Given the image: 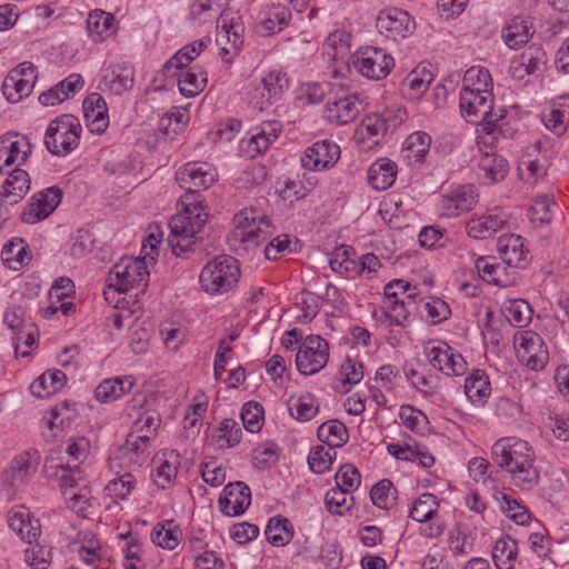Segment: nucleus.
<instances>
[{
  "mask_svg": "<svg viewBox=\"0 0 569 569\" xmlns=\"http://www.w3.org/2000/svg\"><path fill=\"white\" fill-rule=\"evenodd\" d=\"M491 459L510 475L512 483L521 490H530L538 485L535 451L526 440L516 437L498 439L491 447Z\"/></svg>",
  "mask_w": 569,
  "mask_h": 569,
  "instance_id": "1",
  "label": "nucleus"
},
{
  "mask_svg": "<svg viewBox=\"0 0 569 569\" xmlns=\"http://www.w3.org/2000/svg\"><path fill=\"white\" fill-rule=\"evenodd\" d=\"M459 107L468 122L482 126L487 133L493 131L495 124L503 118L501 110L499 113L495 112L493 96L490 91L471 89L469 84L461 89Z\"/></svg>",
  "mask_w": 569,
  "mask_h": 569,
  "instance_id": "2",
  "label": "nucleus"
},
{
  "mask_svg": "<svg viewBox=\"0 0 569 569\" xmlns=\"http://www.w3.org/2000/svg\"><path fill=\"white\" fill-rule=\"evenodd\" d=\"M240 278V267L236 258L221 254L210 260L199 277L201 288L209 293L227 292Z\"/></svg>",
  "mask_w": 569,
  "mask_h": 569,
  "instance_id": "3",
  "label": "nucleus"
},
{
  "mask_svg": "<svg viewBox=\"0 0 569 569\" xmlns=\"http://www.w3.org/2000/svg\"><path fill=\"white\" fill-rule=\"evenodd\" d=\"M81 126L78 119L70 114H63L49 123L44 144L53 156H66L78 147Z\"/></svg>",
  "mask_w": 569,
  "mask_h": 569,
  "instance_id": "4",
  "label": "nucleus"
},
{
  "mask_svg": "<svg viewBox=\"0 0 569 569\" xmlns=\"http://www.w3.org/2000/svg\"><path fill=\"white\" fill-rule=\"evenodd\" d=\"M410 290V283L402 279L392 280L385 287L383 313L391 325L406 326L416 305V293L409 292Z\"/></svg>",
  "mask_w": 569,
  "mask_h": 569,
  "instance_id": "5",
  "label": "nucleus"
},
{
  "mask_svg": "<svg viewBox=\"0 0 569 569\" xmlns=\"http://www.w3.org/2000/svg\"><path fill=\"white\" fill-rule=\"evenodd\" d=\"M148 256H150V253H146L142 259L122 258L113 266L109 273V287H113L119 292H127L132 288H144L149 279V271L146 263Z\"/></svg>",
  "mask_w": 569,
  "mask_h": 569,
  "instance_id": "6",
  "label": "nucleus"
},
{
  "mask_svg": "<svg viewBox=\"0 0 569 569\" xmlns=\"http://www.w3.org/2000/svg\"><path fill=\"white\" fill-rule=\"evenodd\" d=\"M234 229L231 240L259 244L273 232L269 217L258 213L254 209H243L234 216Z\"/></svg>",
  "mask_w": 569,
  "mask_h": 569,
  "instance_id": "7",
  "label": "nucleus"
},
{
  "mask_svg": "<svg viewBox=\"0 0 569 569\" xmlns=\"http://www.w3.org/2000/svg\"><path fill=\"white\" fill-rule=\"evenodd\" d=\"M352 66L363 77L380 80L389 74L395 60L383 49L366 47L353 54Z\"/></svg>",
  "mask_w": 569,
  "mask_h": 569,
  "instance_id": "8",
  "label": "nucleus"
},
{
  "mask_svg": "<svg viewBox=\"0 0 569 569\" xmlns=\"http://www.w3.org/2000/svg\"><path fill=\"white\" fill-rule=\"evenodd\" d=\"M329 343L319 335L308 336L301 343L296 365L300 373L311 376L319 372L328 362Z\"/></svg>",
  "mask_w": 569,
  "mask_h": 569,
  "instance_id": "9",
  "label": "nucleus"
},
{
  "mask_svg": "<svg viewBox=\"0 0 569 569\" xmlns=\"http://www.w3.org/2000/svg\"><path fill=\"white\" fill-rule=\"evenodd\" d=\"M37 70L31 62L13 68L2 81V96L10 103H18L30 96L37 80Z\"/></svg>",
  "mask_w": 569,
  "mask_h": 569,
  "instance_id": "10",
  "label": "nucleus"
},
{
  "mask_svg": "<svg viewBox=\"0 0 569 569\" xmlns=\"http://www.w3.org/2000/svg\"><path fill=\"white\" fill-rule=\"evenodd\" d=\"M425 355L432 367L447 376H462L467 371V361L447 343H428Z\"/></svg>",
  "mask_w": 569,
  "mask_h": 569,
  "instance_id": "11",
  "label": "nucleus"
},
{
  "mask_svg": "<svg viewBox=\"0 0 569 569\" xmlns=\"http://www.w3.org/2000/svg\"><path fill=\"white\" fill-rule=\"evenodd\" d=\"M376 27L381 34L397 41L411 34L416 24L408 12L400 9H389L379 13Z\"/></svg>",
  "mask_w": 569,
  "mask_h": 569,
  "instance_id": "12",
  "label": "nucleus"
},
{
  "mask_svg": "<svg viewBox=\"0 0 569 569\" xmlns=\"http://www.w3.org/2000/svg\"><path fill=\"white\" fill-rule=\"evenodd\" d=\"M177 180L180 187L187 191L204 190L217 180V171L206 162H190L177 172Z\"/></svg>",
  "mask_w": 569,
  "mask_h": 569,
  "instance_id": "13",
  "label": "nucleus"
},
{
  "mask_svg": "<svg viewBox=\"0 0 569 569\" xmlns=\"http://www.w3.org/2000/svg\"><path fill=\"white\" fill-rule=\"evenodd\" d=\"M8 527L22 541L32 545L41 535L39 519L31 517L24 506H17L8 512Z\"/></svg>",
  "mask_w": 569,
  "mask_h": 569,
  "instance_id": "14",
  "label": "nucleus"
},
{
  "mask_svg": "<svg viewBox=\"0 0 569 569\" xmlns=\"http://www.w3.org/2000/svg\"><path fill=\"white\" fill-rule=\"evenodd\" d=\"M519 357L526 366L532 370H541L549 361L548 349L541 337L533 332H527L519 342Z\"/></svg>",
  "mask_w": 569,
  "mask_h": 569,
  "instance_id": "15",
  "label": "nucleus"
},
{
  "mask_svg": "<svg viewBox=\"0 0 569 569\" xmlns=\"http://www.w3.org/2000/svg\"><path fill=\"white\" fill-rule=\"evenodd\" d=\"M340 157V148L338 144L323 140L316 142L309 147L305 156L301 158V163L309 170H323L332 167Z\"/></svg>",
  "mask_w": 569,
  "mask_h": 569,
  "instance_id": "16",
  "label": "nucleus"
},
{
  "mask_svg": "<svg viewBox=\"0 0 569 569\" xmlns=\"http://www.w3.org/2000/svg\"><path fill=\"white\" fill-rule=\"evenodd\" d=\"M362 110L363 104L359 97L357 94H349L327 102L325 118L332 123L347 124L356 120Z\"/></svg>",
  "mask_w": 569,
  "mask_h": 569,
  "instance_id": "17",
  "label": "nucleus"
},
{
  "mask_svg": "<svg viewBox=\"0 0 569 569\" xmlns=\"http://www.w3.org/2000/svg\"><path fill=\"white\" fill-rule=\"evenodd\" d=\"M250 502V489L241 481L227 485L223 489V495L219 498L220 509L227 516L243 513Z\"/></svg>",
  "mask_w": 569,
  "mask_h": 569,
  "instance_id": "18",
  "label": "nucleus"
},
{
  "mask_svg": "<svg viewBox=\"0 0 569 569\" xmlns=\"http://www.w3.org/2000/svg\"><path fill=\"white\" fill-rule=\"evenodd\" d=\"M498 252L505 263L523 269L528 262V250L518 234H502L497 241Z\"/></svg>",
  "mask_w": 569,
  "mask_h": 569,
  "instance_id": "19",
  "label": "nucleus"
},
{
  "mask_svg": "<svg viewBox=\"0 0 569 569\" xmlns=\"http://www.w3.org/2000/svg\"><path fill=\"white\" fill-rule=\"evenodd\" d=\"M39 462L40 455L37 450L23 451L16 456L6 471L10 479V486L18 487L26 483L28 478L36 472Z\"/></svg>",
  "mask_w": 569,
  "mask_h": 569,
  "instance_id": "20",
  "label": "nucleus"
},
{
  "mask_svg": "<svg viewBox=\"0 0 569 569\" xmlns=\"http://www.w3.org/2000/svg\"><path fill=\"white\" fill-rule=\"evenodd\" d=\"M30 189V177L19 167L8 172L2 181V203L16 204L20 202Z\"/></svg>",
  "mask_w": 569,
  "mask_h": 569,
  "instance_id": "21",
  "label": "nucleus"
},
{
  "mask_svg": "<svg viewBox=\"0 0 569 569\" xmlns=\"http://www.w3.org/2000/svg\"><path fill=\"white\" fill-rule=\"evenodd\" d=\"M186 220L183 218H171L169 222L170 233L168 242L172 249L173 254L180 257L192 250L197 232L192 228L187 229Z\"/></svg>",
  "mask_w": 569,
  "mask_h": 569,
  "instance_id": "22",
  "label": "nucleus"
},
{
  "mask_svg": "<svg viewBox=\"0 0 569 569\" xmlns=\"http://www.w3.org/2000/svg\"><path fill=\"white\" fill-rule=\"evenodd\" d=\"M506 223L507 216L503 213L481 216L467 222V232L475 239H487L502 230Z\"/></svg>",
  "mask_w": 569,
  "mask_h": 569,
  "instance_id": "23",
  "label": "nucleus"
},
{
  "mask_svg": "<svg viewBox=\"0 0 569 569\" xmlns=\"http://www.w3.org/2000/svg\"><path fill=\"white\" fill-rule=\"evenodd\" d=\"M134 383L136 381L131 376L106 379L96 388V399L100 402L114 401L130 392Z\"/></svg>",
  "mask_w": 569,
  "mask_h": 569,
  "instance_id": "24",
  "label": "nucleus"
},
{
  "mask_svg": "<svg viewBox=\"0 0 569 569\" xmlns=\"http://www.w3.org/2000/svg\"><path fill=\"white\" fill-rule=\"evenodd\" d=\"M4 149H8L9 153L3 164L10 167L18 162V166H20L27 161L31 153V143L26 136L9 132L2 136V151Z\"/></svg>",
  "mask_w": 569,
  "mask_h": 569,
  "instance_id": "25",
  "label": "nucleus"
},
{
  "mask_svg": "<svg viewBox=\"0 0 569 569\" xmlns=\"http://www.w3.org/2000/svg\"><path fill=\"white\" fill-rule=\"evenodd\" d=\"M114 17L103 10H93L87 19L89 36L96 42L110 38L116 32Z\"/></svg>",
  "mask_w": 569,
  "mask_h": 569,
  "instance_id": "26",
  "label": "nucleus"
},
{
  "mask_svg": "<svg viewBox=\"0 0 569 569\" xmlns=\"http://www.w3.org/2000/svg\"><path fill=\"white\" fill-rule=\"evenodd\" d=\"M397 166L389 159L382 158L373 162L368 170V182L376 190H386L396 180Z\"/></svg>",
  "mask_w": 569,
  "mask_h": 569,
  "instance_id": "27",
  "label": "nucleus"
},
{
  "mask_svg": "<svg viewBox=\"0 0 569 569\" xmlns=\"http://www.w3.org/2000/svg\"><path fill=\"white\" fill-rule=\"evenodd\" d=\"M532 27L519 17L512 18L502 29V38L510 49H519L532 37Z\"/></svg>",
  "mask_w": 569,
  "mask_h": 569,
  "instance_id": "28",
  "label": "nucleus"
},
{
  "mask_svg": "<svg viewBox=\"0 0 569 569\" xmlns=\"http://www.w3.org/2000/svg\"><path fill=\"white\" fill-rule=\"evenodd\" d=\"M260 91L262 101L260 109L264 108V103L271 104L272 100L279 98L283 90L288 87V79L280 70H271L261 81Z\"/></svg>",
  "mask_w": 569,
  "mask_h": 569,
  "instance_id": "29",
  "label": "nucleus"
},
{
  "mask_svg": "<svg viewBox=\"0 0 569 569\" xmlns=\"http://www.w3.org/2000/svg\"><path fill=\"white\" fill-rule=\"evenodd\" d=\"M37 197L43 202L44 209L40 210L39 213H21V220L26 223H37L48 218L60 204L62 191L58 187H49L37 193Z\"/></svg>",
  "mask_w": 569,
  "mask_h": 569,
  "instance_id": "30",
  "label": "nucleus"
},
{
  "mask_svg": "<svg viewBox=\"0 0 569 569\" xmlns=\"http://www.w3.org/2000/svg\"><path fill=\"white\" fill-rule=\"evenodd\" d=\"M66 381L61 370L47 371L38 377L30 386V391L38 398H46L58 392Z\"/></svg>",
  "mask_w": 569,
  "mask_h": 569,
  "instance_id": "31",
  "label": "nucleus"
},
{
  "mask_svg": "<svg viewBox=\"0 0 569 569\" xmlns=\"http://www.w3.org/2000/svg\"><path fill=\"white\" fill-rule=\"evenodd\" d=\"M29 246L22 238H13L2 247V254L7 257L2 258V264L11 270H19L30 261L28 254Z\"/></svg>",
  "mask_w": 569,
  "mask_h": 569,
  "instance_id": "32",
  "label": "nucleus"
},
{
  "mask_svg": "<svg viewBox=\"0 0 569 569\" xmlns=\"http://www.w3.org/2000/svg\"><path fill=\"white\" fill-rule=\"evenodd\" d=\"M465 393L473 403H480L491 393L488 376L482 370H475L465 381Z\"/></svg>",
  "mask_w": 569,
  "mask_h": 569,
  "instance_id": "33",
  "label": "nucleus"
},
{
  "mask_svg": "<svg viewBox=\"0 0 569 569\" xmlns=\"http://www.w3.org/2000/svg\"><path fill=\"white\" fill-rule=\"evenodd\" d=\"M264 535L267 540L273 546H286L293 537L292 525L289 519L284 517H273L269 520Z\"/></svg>",
  "mask_w": 569,
  "mask_h": 569,
  "instance_id": "34",
  "label": "nucleus"
},
{
  "mask_svg": "<svg viewBox=\"0 0 569 569\" xmlns=\"http://www.w3.org/2000/svg\"><path fill=\"white\" fill-rule=\"evenodd\" d=\"M320 441L330 448L342 447L349 438L347 427L339 420L323 422L317 431Z\"/></svg>",
  "mask_w": 569,
  "mask_h": 569,
  "instance_id": "35",
  "label": "nucleus"
},
{
  "mask_svg": "<svg viewBox=\"0 0 569 569\" xmlns=\"http://www.w3.org/2000/svg\"><path fill=\"white\" fill-rule=\"evenodd\" d=\"M439 503L437 497L433 493H422L415 502L412 503L411 509L409 510V517L418 522H425L428 520H433Z\"/></svg>",
  "mask_w": 569,
  "mask_h": 569,
  "instance_id": "36",
  "label": "nucleus"
},
{
  "mask_svg": "<svg viewBox=\"0 0 569 569\" xmlns=\"http://www.w3.org/2000/svg\"><path fill=\"white\" fill-rule=\"evenodd\" d=\"M150 441L149 435H141L137 431L129 433L126 443L119 449L121 456H134V463L141 465L147 458V450Z\"/></svg>",
  "mask_w": 569,
  "mask_h": 569,
  "instance_id": "37",
  "label": "nucleus"
},
{
  "mask_svg": "<svg viewBox=\"0 0 569 569\" xmlns=\"http://www.w3.org/2000/svg\"><path fill=\"white\" fill-rule=\"evenodd\" d=\"M242 431L239 423L233 419H223L216 430L214 441L219 448H231L241 440Z\"/></svg>",
  "mask_w": 569,
  "mask_h": 569,
  "instance_id": "38",
  "label": "nucleus"
},
{
  "mask_svg": "<svg viewBox=\"0 0 569 569\" xmlns=\"http://www.w3.org/2000/svg\"><path fill=\"white\" fill-rule=\"evenodd\" d=\"M181 531L174 525L173 520H168L158 525L152 531V541L161 548L173 550L180 540Z\"/></svg>",
  "mask_w": 569,
  "mask_h": 569,
  "instance_id": "39",
  "label": "nucleus"
},
{
  "mask_svg": "<svg viewBox=\"0 0 569 569\" xmlns=\"http://www.w3.org/2000/svg\"><path fill=\"white\" fill-rule=\"evenodd\" d=\"M386 131V120L379 114H370L362 120L358 134L361 140L367 139L371 144H378L379 139L385 136Z\"/></svg>",
  "mask_w": 569,
  "mask_h": 569,
  "instance_id": "40",
  "label": "nucleus"
},
{
  "mask_svg": "<svg viewBox=\"0 0 569 569\" xmlns=\"http://www.w3.org/2000/svg\"><path fill=\"white\" fill-rule=\"evenodd\" d=\"M556 203L549 196L538 197L531 204L528 217L530 222L535 227H541L549 223L551 220L552 209L556 208Z\"/></svg>",
  "mask_w": 569,
  "mask_h": 569,
  "instance_id": "41",
  "label": "nucleus"
},
{
  "mask_svg": "<svg viewBox=\"0 0 569 569\" xmlns=\"http://www.w3.org/2000/svg\"><path fill=\"white\" fill-rule=\"evenodd\" d=\"M316 398L311 393H305L296 400H290L289 411L299 421H309L318 412Z\"/></svg>",
  "mask_w": 569,
  "mask_h": 569,
  "instance_id": "42",
  "label": "nucleus"
},
{
  "mask_svg": "<svg viewBox=\"0 0 569 569\" xmlns=\"http://www.w3.org/2000/svg\"><path fill=\"white\" fill-rule=\"evenodd\" d=\"M517 542L510 537H503L496 541L492 550V559L498 568L508 566L511 568V562L517 557Z\"/></svg>",
  "mask_w": 569,
  "mask_h": 569,
  "instance_id": "43",
  "label": "nucleus"
},
{
  "mask_svg": "<svg viewBox=\"0 0 569 569\" xmlns=\"http://www.w3.org/2000/svg\"><path fill=\"white\" fill-rule=\"evenodd\" d=\"M479 168L485 172V178L490 182L499 181L505 178L508 171V164L501 157L493 153L482 154L479 161Z\"/></svg>",
  "mask_w": 569,
  "mask_h": 569,
  "instance_id": "44",
  "label": "nucleus"
},
{
  "mask_svg": "<svg viewBox=\"0 0 569 569\" xmlns=\"http://www.w3.org/2000/svg\"><path fill=\"white\" fill-rule=\"evenodd\" d=\"M370 497L378 508L389 509L397 499V489L389 479H382L372 487Z\"/></svg>",
  "mask_w": 569,
  "mask_h": 569,
  "instance_id": "45",
  "label": "nucleus"
},
{
  "mask_svg": "<svg viewBox=\"0 0 569 569\" xmlns=\"http://www.w3.org/2000/svg\"><path fill=\"white\" fill-rule=\"evenodd\" d=\"M206 73L197 74L191 70L181 71L178 76L179 90L182 96L192 98L199 94L206 87Z\"/></svg>",
  "mask_w": 569,
  "mask_h": 569,
  "instance_id": "46",
  "label": "nucleus"
},
{
  "mask_svg": "<svg viewBox=\"0 0 569 569\" xmlns=\"http://www.w3.org/2000/svg\"><path fill=\"white\" fill-rule=\"evenodd\" d=\"M226 3L227 0H196L190 7V17L206 22L217 17Z\"/></svg>",
  "mask_w": 569,
  "mask_h": 569,
  "instance_id": "47",
  "label": "nucleus"
},
{
  "mask_svg": "<svg viewBox=\"0 0 569 569\" xmlns=\"http://www.w3.org/2000/svg\"><path fill=\"white\" fill-rule=\"evenodd\" d=\"M336 455L335 448L318 446L311 450L308 465L313 472L323 473L330 469Z\"/></svg>",
  "mask_w": 569,
  "mask_h": 569,
  "instance_id": "48",
  "label": "nucleus"
},
{
  "mask_svg": "<svg viewBox=\"0 0 569 569\" xmlns=\"http://www.w3.org/2000/svg\"><path fill=\"white\" fill-rule=\"evenodd\" d=\"M431 146V138L428 133L422 131H417L411 133L405 141L403 150L408 152V158H415L416 160H420L423 158Z\"/></svg>",
  "mask_w": 569,
  "mask_h": 569,
  "instance_id": "49",
  "label": "nucleus"
},
{
  "mask_svg": "<svg viewBox=\"0 0 569 569\" xmlns=\"http://www.w3.org/2000/svg\"><path fill=\"white\" fill-rule=\"evenodd\" d=\"M24 561L33 569H48L52 561L51 548L36 540L34 545L24 550Z\"/></svg>",
  "mask_w": 569,
  "mask_h": 569,
  "instance_id": "50",
  "label": "nucleus"
},
{
  "mask_svg": "<svg viewBox=\"0 0 569 569\" xmlns=\"http://www.w3.org/2000/svg\"><path fill=\"white\" fill-rule=\"evenodd\" d=\"M325 500L329 512L342 515L350 509L353 497L351 492L336 487L327 492Z\"/></svg>",
  "mask_w": 569,
  "mask_h": 569,
  "instance_id": "51",
  "label": "nucleus"
},
{
  "mask_svg": "<svg viewBox=\"0 0 569 569\" xmlns=\"http://www.w3.org/2000/svg\"><path fill=\"white\" fill-rule=\"evenodd\" d=\"M277 128L271 124H263L256 133H253L249 141L248 147L257 153H262L268 150L269 146L278 138Z\"/></svg>",
  "mask_w": 569,
  "mask_h": 569,
  "instance_id": "52",
  "label": "nucleus"
},
{
  "mask_svg": "<svg viewBox=\"0 0 569 569\" xmlns=\"http://www.w3.org/2000/svg\"><path fill=\"white\" fill-rule=\"evenodd\" d=\"M37 328L33 323H28L22 329L14 331L11 335V340L14 347V352L22 357L29 355V348L36 343Z\"/></svg>",
  "mask_w": 569,
  "mask_h": 569,
  "instance_id": "53",
  "label": "nucleus"
},
{
  "mask_svg": "<svg viewBox=\"0 0 569 569\" xmlns=\"http://www.w3.org/2000/svg\"><path fill=\"white\" fill-rule=\"evenodd\" d=\"M172 218H183L186 220L187 229L192 228V231L200 232L208 220V211L204 206H193L188 203V209L183 212L173 216Z\"/></svg>",
  "mask_w": 569,
  "mask_h": 569,
  "instance_id": "54",
  "label": "nucleus"
},
{
  "mask_svg": "<svg viewBox=\"0 0 569 569\" xmlns=\"http://www.w3.org/2000/svg\"><path fill=\"white\" fill-rule=\"evenodd\" d=\"M531 317L532 309L526 300H513L507 307V318L515 327L527 326L531 321Z\"/></svg>",
  "mask_w": 569,
  "mask_h": 569,
  "instance_id": "55",
  "label": "nucleus"
},
{
  "mask_svg": "<svg viewBox=\"0 0 569 569\" xmlns=\"http://www.w3.org/2000/svg\"><path fill=\"white\" fill-rule=\"evenodd\" d=\"M263 417V408L258 402H247L241 410V420L243 427L249 432H257L261 429Z\"/></svg>",
  "mask_w": 569,
  "mask_h": 569,
  "instance_id": "56",
  "label": "nucleus"
},
{
  "mask_svg": "<svg viewBox=\"0 0 569 569\" xmlns=\"http://www.w3.org/2000/svg\"><path fill=\"white\" fill-rule=\"evenodd\" d=\"M569 121V106L562 104L560 108H553L548 114L543 116L546 127L557 136L566 132Z\"/></svg>",
  "mask_w": 569,
  "mask_h": 569,
  "instance_id": "57",
  "label": "nucleus"
},
{
  "mask_svg": "<svg viewBox=\"0 0 569 569\" xmlns=\"http://www.w3.org/2000/svg\"><path fill=\"white\" fill-rule=\"evenodd\" d=\"M335 479L337 488L349 492H352L360 486V473L351 463L341 466L337 471Z\"/></svg>",
  "mask_w": 569,
  "mask_h": 569,
  "instance_id": "58",
  "label": "nucleus"
},
{
  "mask_svg": "<svg viewBox=\"0 0 569 569\" xmlns=\"http://www.w3.org/2000/svg\"><path fill=\"white\" fill-rule=\"evenodd\" d=\"M278 448L274 443L258 446L252 453L253 465L260 470L269 469L278 461Z\"/></svg>",
  "mask_w": 569,
  "mask_h": 569,
  "instance_id": "59",
  "label": "nucleus"
},
{
  "mask_svg": "<svg viewBox=\"0 0 569 569\" xmlns=\"http://www.w3.org/2000/svg\"><path fill=\"white\" fill-rule=\"evenodd\" d=\"M501 500L503 502L501 509L516 523L523 526L529 522L531 516L526 507L521 506L516 499L506 493H501Z\"/></svg>",
  "mask_w": 569,
  "mask_h": 569,
  "instance_id": "60",
  "label": "nucleus"
},
{
  "mask_svg": "<svg viewBox=\"0 0 569 569\" xmlns=\"http://www.w3.org/2000/svg\"><path fill=\"white\" fill-rule=\"evenodd\" d=\"M134 487V479L130 472L124 473L123 476L112 479L108 482L106 490L109 496L114 499L124 500L132 491Z\"/></svg>",
  "mask_w": 569,
  "mask_h": 569,
  "instance_id": "61",
  "label": "nucleus"
},
{
  "mask_svg": "<svg viewBox=\"0 0 569 569\" xmlns=\"http://www.w3.org/2000/svg\"><path fill=\"white\" fill-rule=\"evenodd\" d=\"M337 379L345 385H357L363 379L362 363L347 358L340 368Z\"/></svg>",
  "mask_w": 569,
  "mask_h": 569,
  "instance_id": "62",
  "label": "nucleus"
},
{
  "mask_svg": "<svg viewBox=\"0 0 569 569\" xmlns=\"http://www.w3.org/2000/svg\"><path fill=\"white\" fill-rule=\"evenodd\" d=\"M174 457V461H170L169 459H164L158 467L156 471L154 482L158 487L166 488L172 479L176 478L178 471V453L174 451L170 452V458Z\"/></svg>",
  "mask_w": 569,
  "mask_h": 569,
  "instance_id": "63",
  "label": "nucleus"
},
{
  "mask_svg": "<svg viewBox=\"0 0 569 569\" xmlns=\"http://www.w3.org/2000/svg\"><path fill=\"white\" fill-rule=\"evenodd\" d=\"M201 476L206 483L212 487H219L226 480V470L217 465L216 460H211L202 465Z\"/></svg>",
  "mask_w": 569,
  "mask_h": 569,
  "instance_id": "64",
  "label": "nucleus"
}]
</instances>
